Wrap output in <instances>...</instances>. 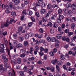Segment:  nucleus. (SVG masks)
Listing matches in <instances>:
<instances>
[{"mask_svg": "<svg viewBox=\"0 0 76 76\" xmlns=\"http://www.w3.org/2000/svg\"><path fill=\"white\" fill-rule=\"evenodd\" d=\"M13 72H10V71H9L8 72L9 74V76H13V75H15V72L14 70H13Z\"/></svg>", "mask_w": 76, "mask_h": 76, "instance_id": "nucleus-1", "label": "nucleus"}, {"mask_svg": "<svg viewBox=\"0 0 76 76\" xmlns=\"http://www.w3.org/2000/svg\"><path fill=\"white\" fill-rule=\"evenodd\" d=\"M10 60L11 61L12 63H13L14 64H17V63L16 62V60H15L14 58H10Z\"/></svg>", "mask_w": 76, "mask_h": 76, "instance_id": "nucleus-2", "label": "nucleus"}, {"mask_svg": "<svg viewBox=\"0 0 76 76\" xmlns=\"http://www.w3.org/2000/svg\"><path fill=\"white\" fill-rule=\"evenodd\" d=\"M71 7L73 10H76V3H74L71 5Z\"/></svg>", "mask_w": 76, "mask_h": 76, "instance_id": "nucleus-3", "label": "nucleus"}, {"mask_svg": "<svg viewBox=\"0 0 76 76\" xmlns=\"http://www.w3.org/2000/svg\"><path fill=\"white\" fill-rule=\"evenodd\" d=\"M63 34V32H60L59 34H58L56 36V37L58 39H60L61 38V34Z\"/></svg>", "mask_w": 76, "mask_h": 76, "instance_id": "nucleus-4", "label": "nucleus"}, {"mask_svg": "<svg viewBox=\"0 0 76 76\" xmlns=\"http://www.w3.org/2000/svg\"><path fill=\"white\" fill-rule=\"evenodd\" d=\"M10 24V23L8 21V20H7L6 22L4 23V26L5 27H7V26H9Z\"/></svg>", "mask_w": 76, "mask_h": 76, "instance_id": "nucleus-5", "label": "nucleus"}, {"mask_svg": "<svg viewBox=\"0 0 76 76\" xmlns=\"http://www.w3.org/2000/svg\"><path fill=\"white\" fill-rule=\"evenodd\" d=\"M23 44L24 47H27L29 45V43L28 42L25 41L24 42Z\"/></svg>", "mask_w": 76, "mask_h": 76, "instance_id": "nucleus-6", "label": "nucleus"}, {"mask_svg": "<svg viewBox=\"0 0 76 76\" xmlns=\"http://www.w3.org/2000/svg\"><path fill=\"white\" fill-rule=\"evenodd\" d=\"M46 12V10L45 9H42L40 11V13L41 14H44Z\"/></svg>", "mask_w": 76, "mask_h": 76, "instance_id": "nucleus-7", "label": "nucleus"}, {"mask_svg": "<svg viewBox=\"0 0 76 76\" xmlns=\"http://www.w3.org/2000/svg\"><path fill=\"white\" fill-rule=\"evenodd\" d=\"M51 62L53 64H56L57 63V59H55L54 60H52Z\"/></svg>", "mask_w": 76, "mask_h": 76, "instance_id": "nucleus-8", "label": "nucleus"}, {"mask_svg": "<svg viewBox=\"0 0 76 76\" xmlns=\"http://www.w3.org/2000/svg\"><path fill=\"white\" fill-rule=\"evenodd\" d=\"M22 47H23V45L20 43H19L16 45L17 48H21Z\"/></svg>", "mask_w": 76, "mask_h": 76, "instance_id": "nucleus-9", "label": "nucleus"}, {"mask_svg": "<svg viewBox=\"0 0 76 76\" xmlns=\"http://www.w3.org/2000/svg\"><path fill=\"white\" fill-rule=\"evenodd\" d=\"M72 6V5H71V4L70 3H67L66 4V7L68 9H69L70 7Z\"/></svg>", "mask_w": 76, "mask_h": 76, "instance_id": "nucleus-10", "label": "nucleus"}, {"mask_svg": "<svg viewBox=\"0 0 76 76\" xmlns=\"http://www.w3.org/2000/svg\"><path fill=\"white\" fill-rule=\"evenodd\" d=\"M14 1L15 3V5L18 4H19V3H20V1H19V0H15Z\"/></svg>", "mask_w": 76, "mask_h": 76, "instance_id": "nucleus-11", "label": "nucleus"}, {"mask_svg": "<svg viewBox=\"0 0 76 76\" xmlns=\"http://www.w3.org/2000/svg\"><path fill=\"white\" fill-rule=\"evenodd\" d=\"M17 62L18 64H20L21 63V58H18L17 59Z\"/></svg>", "mask_w": 76, "mask_h": 76, "instance_id": "nucleus-12", "label": "nucleus"}, {"mask_svg": "<svg viewBox=\"0 0 76 76\" xmlns=\"http://www.w3.org/2000/svg\"><path fill=\"white\" fill-rule=\"evenodd\" d=\"M61 59L62 60H64L65 58H66V56L64 55H62L61 56Z\"/></svg>", "mask_w": 76, "mask_h": 76, "instance_id": "nucleus-13", "label": "nucleus"}, {"mask_svg": "<svg viewBox=\"0 0 76 76\" xmlns=\"http://www.w3.org/2000/svg\"><path fill=\"white\" fill-rule=\"evenodd\" d=\"M71 26L72 29H74V28L76 27V25H75V24L74 23H72L71 25Z\"/></svg>", "mask_w": 76, "mask_h": 76, "instance_id": "nucleus-14", "label": "nucleus"}, {"mask_svg": "<svg viewBox=\"0 0 76 76\" xmlns=\"http://www.w3.org/2000/svg\"><path fill=\"white\" fill-rule=\"evenodd\" d=\"M22 13L23 15H27L28 14V11L24 10L23 11Z\"/></svg>", "mask_w": 76, "mask_h": 76, "instance_id": "nucleus-15", "label": "nucleus"}, {"mask_svg": "<svg viewBox=\"0 0 76 76\" xmlns=\"http://www.w3.org/2000/svg\"><path fill=\"white\" fill-rule=\"evenodd\" d=\"M57 22L58 23H60L61 22V20L60 19H59V18H58L56 20Z\"/></svg>", "mask_w": 76, "mask_h": 76, "instance_id": "nucleus-16", "label": "nucleus"}, {"mask_svg": "<svg viewBox=\"0 0 76 76\" xmlns=\"http://www.w3.org/2000/svg\"><path fill=\"white\" fill-rule=\"evenodd\" d=\"M56 40V38L53 37L51 38V40L50 41H51L52 42H55Z\"/></svg>", "mask_w": 76, "mask_h": 76, "instance_id": "nucleus-17", "label": "nucleus"}, {"mask_svg": "<svg viewBox=\"0 0 76 76\" xmlns=\"http://www.w3.org/2000/svg\"><path fill=\"white\" fill-rule=\"evenodd\" d=\"M35 60V58H34V56L32 57L31 58H29L28 59V61H30V60L33 61V60Z\"/></svg>", "mask_w": 76, "mask_h": 76, "instance_id": "nucleus-18", "label": "nucleus"}, {"mask_svg": "<svg viewBox=\"0 0 76 76\" xmlns=\"http://www.w3.org/2000/svg\"><path fill=\"white\" fill-rule=\"evenodd\" d=\"M26 56V54H24V53L21 54L20 56V57H21V58H24V57H25Z\"/></svg>", "mask_w": 76, "mask_h": 76, "instance_id": "nucleus-19", "label": "nucleus"}, {"mask_svg": "<svg viewBox=\"0 0 76 76\" xmlns=\"http://www.w3.org/2000/svg\"><path fill=\"white\" fill-rule=\"evenodd\" d=\"M51 37H48L47 38V40L48 41V42L51 41Z\"/></svg>", "mask_w": 76, "mask_h": 76, "instance_id": "nucleus-20", "label": "nucleus"}, {"mask_svg": "<svg viewBox=\"0 0 76 76\" xmlns=\"http://www.w3.org/2000/svg\"><path fill=\"white\" fill-rule=\"evenodd\" d=\"M57 63L58 65H61V64H63V62L61 61H57Z\"/></svg>", "mask_w": 76, "mask_h": 76, "instance_id": "nucleus-21", "label": "nucleus"}, {"mask_svg": "<svg viewBox=\"0 0 76 76\" xmlns=\"http://www.w3.org/2000/svg\"><path fill=\"white\" fill-rule=\"evenodd\" d=\"M23 70H24V71L25 72H27L28 71V68H27V67L26 66H25L23 68Z\"/></svg>", "mask_w": 76, "mask_h": 76, "instance_id": "nucleus-22", "label": "nucleus"}, {"mask_svg": "<svg viewBox=\"0 0 76 76\" xmlns=\"http://www.w3.org/2000/svg\"><path fill=\"white\" fill-rule=\"evenodd\" d=\"M22 29H23V27L22 26H20L18 28L19 31L21 32L22 31Z\"/></svg>", "mask_w": 76, "mask_h": 76, "instance_id": "nucleus-23", "label": "nucleus"}, {"mask_svg": "<svg viewBox=\"0 0 76 76\" xmlns=\"http://www.w3.org/2000/svg\"><path fill=\"white\" fill-rule=\"evenodd\" d=\"M39 53L40 56H44V53L42 51H41L40 52H39Z\"/></svg>", "mask_w": 76, "mask_h": 76, "instance_id": "nucleus-24", "label": "nucleus"}, {"mask_svg": "<svg viewBox=\"0 0 76 76\" xmlns=\"http://www.w3.org/2000/svg\"><path fill=\"white\" fill-rule=\"evenodd\" d=\"M51 7H52V5H51V4H48V7H47L48 9H50L51 8Z\"/></svg>", "mask_w": 76, "mask_h": 76, "instance_id": "nucleus-25", "label": "nucleus"}, {"mask_svg": "<svg viewBox=\"0 0 76 76\" xmlns=\"http://www.w3.org/2000/svg\"><path fill=\"white\" fill-rule=\"evenodd\" d=\"M41 5L42 7H45V4L44 2H42L41 4Z\"/></svg>", "mask_w": 76, "mask_h": 76, "instance_id": "nucleus-26", "label": "nucleus"}, {"mask_svg": "<svg viewBox=\"0 0 76 76\" xmlns=\"http://www.w3.org/2000/svg\"><path fill=\"white\" fill-rule=\"evenodd\" d=\"M64 17L62 15H59V18L61 20V19H63L64 18Z\"/></svg>", "mask_w": 76, "mask_h": 76, "instance_id": "nucleus-27", "label": "nucleus"}, {"mask_svg": "<svg viewBox=\"0 0 76 76\" xmlns=\"http://www.w3.org/2000/svg\"><path fill=\"white\" fill-rule=\"evenodd\" d=\"M49 16H50V13L49 12L46 15H45V18H48Z\"/></svg>", "mask_w": 76, "mask_h": 76, "instance_id": "nucleus-28", "label": "nucleus"}, {"mask_svg": "<svg viewBox=\"0 0 76 76\" xmlns=\"http://www.w3.org/2000/svg\"><path fill=\"white\" fill-rule=\"evenodd\" d=\"M28 3H29L28 0H24V4H28Z\"/></svg>", "mask_w": 76, "mask_h": 76, "instance_id": "nucleus-29", "label": "nucleus"}, {"mask_svg": "<svg viewBox=\"0 0 76 76\" xmlns=\"http://www.w3.org/2000/svg\"><path fill=\"white\" fill-rule=\"evenodd\" d=\"M1 48L2 49L4 48V44H1L0 45Z\"/></svg>", "mask_w": 76, "mask_h": 76, "instance_id": "nucleus-30", "label": "nucleus"}, {"mask_svg": "<svg viewBox=\"0 0 76 76\" xmlns=\"http://www.w3.org/2000/svg\"><path fill=\"white\" fill-rule=\"evenodd\" d=\"M42 21L43 22H45L47 21V19L46 18H43L42 19Z\"/></svg>", "mask_w": 76, "mask_h": 76, "instance_id": "nucleus-31", "label": "nucleus"}, {"mask_svg": "<svg viewBox=\"0 0 76 76\" xmlns=\"http://www.w3.org/2000/svg\"><path fill=\"white\" fill-rule=\"evenodd\" d=\"M39 32L41 33V34H42L44 32V30L42 28H40L39 29Z\"/></svg>", "mask_w": 76, "mask_h": 76, "instance_id": "nucleus-32", "label": "nucleus"}, {"mask_svg": "<svg viewBox=\"0 0 76 76\" xmlns=\"http://www.w3.org/2000/svg\"><path fill=\"white\" fill-rule=\"evenodd\" d=\"M32 24H33V22H32L28 23V26H29V27H31Z\"/></svg>", "mask_w": 76, "mask_h": 76, "instance_id": "nucleus-33", "label": "nucleus"}, {"mask_svg": "<svg viewBox=\"0 0 76 76\" xmlns=\"http://www.w3.org/2000/svg\"><path fill=\"white\" fill-rule=\"evenodd\" d=\"M11 15H12L13 16H16V13L14 12H12L11 13Z\"/></svg>", "mask_w": 76, "mask_h": 76, "instance_id": "nucleus-34", "label": "nucleus"}, {"mask_svg": "<svg viewBox=\"0 0 76 76\" xmlns=\"http://www.w3.org/2000/svg\"><path fill=\"white\" fill-rule=\"evenodd\" d=\"M58 14L59 15H60V14H61V13L62 12V10L61 9H59L58 11Z\"/></svg>", "mask_w": 76, "mask_h": 76, "instance_id": "nucleus-35", "label": "nucleus"}, {"mask_svg": "<svg viewBox=\"0 0 76 76\" xmlns=\"http://www.w3.org/2000/svg\"><path fill=\"white\" fill-rule=\"evenodd\" d=\"M25 37L26 39H28L29 38V35L27 34L25 36Z\"/></svg>", "mask_w": 76, "mask_h": 76, "instance_id": "nucleus-36", "label": "nucleus"}, {"mask_svg": "<svg viewBox=\"0 0 76 76\" xmlns=\"http://www.w3.org/2000/svg\"><path fill=\"white\" fill-rule=\"evenodd\" d=\"M48 48H46V49H44V50H43L44 53H48Z\"/></svg>", "mask_w": 76, "mask_h": 76, "instance_id": "nucleus-37", "label": "nucleus"}, {"mask_svg": "<svg viewBox=\"0 0 76 76\" xmlns=\"http://www.w3.org/2000/svg\"><path fill=\"white\" fill-rule=\"evenodd\" d=\"M53 27L55 28H57V27H58V24L56 23H55L54 25L53 26Z\"/></svg>", "mask_w": 76, "mask_h": 76, "instance_id": "nucleus-38", "label": "nucleus"}, {"mask_svg": "<svg viewBox=\"0 0 76 76\" xmlns=\"http://www.w3.org/2000/svg\"><path fill=\"white\" fill-rule=\"evenodd\" d=\"M73 33L72 32H69L68 33V36L69 37H70L71 35H73Z\"/></svg>", "mask_w": 76, "mask_h": 76, "instance_id": "nucleus-39", "label": "nucleus"}, {"mask_svg": "<svg viewBox=\"0 0 76 76\" xmlns=\"http://www.w3.org/2000/svg\"><path fill=\"white\" fill-rule=\"evenodd\" d=\"M40 3H39V2H37L36 3V6L37 7H38V6H40Z\"/></svg>", "mask_w": 76, "mask_h": 76, "instance_id": "nucleus-40", "label": "nucleus"}, {"mask_svg": "<svg viewBox=\"0 0 76 76\" xmlns=\"http://www.w3.org/2000/svg\"><path fill=\"white\" fill-rule=\"evenodd\" d=\"M4 61L5 63H7V61H8V59L7 58H6L4 59Z\"/></svg>", "mask_w": 76, "mask_h": 76, "instance_id": "nucleus-41", "label": "nucleus"}, {"mask_svg": "<svg viewBox=\"0 0 76 76\" xmlns=\"http://www.w3.org/2000/svg\"><path fill=\"white\" fill-rule=\"evenodd\" d=\"M20 73L21 76H23L24 74V72L23 71H20Z\"/></svg>", "mask_w": 76, "mask_h": 76, "instance_id": "nucleus-42", "label": "nucleus"}, {"mask_svg": "<svg viewBox=\"0 0 76 76\" xmlns=\"http://www.w3.org/2000/svg\"><path fill=\"white\" fill-rule=\"evenodd\" d=\"M38 38H42V35L41 34H39L38 35Z\"/></svg>", "mask_w": 76, "mask_h": 76, "instance_id": "nucleus-43", "label": "nucleus"}, {"mask_svg": "<svg viewBox=\"0 0 76 76\" xmlns=\"http://www.w3.org/2000/svg\"><path fill=\"white\" fill-rule=\"evenodd\" d=\"M33 14V12L31 11H29L28 15L30 16H31Z\"/></svg>", "mask_w": 76, "mask_h": 76, "instance_id": "nucleus-44", "label": "nucleus"}, {"mask_svg": "<svg viewBox=\"0 0 76 76\" xmlns=\"http://www.w3.org/2000/svg\"><path fill=\"white\" fill-rule=\"evenodd\" d=\"M37 63L39 64H42V61L40 60L38 61Z\"/></svg>", "mask_w": 76, "mask_h": 76, "instance_id": "nucleus-45", "label": "nucleus"}, {"mask_svg": "<svg viewBox=\"0 0 76 76\" xmlns=\"http://www.w3.org/2000/svg\"><path fill=\"white\" fill-rule=\"evenodd\" d=\"M13 21H14V19H13V18H12V19L10 20V21L9 22L10 24H12Z\"/></svg>", "mask_w": 76, "mask_h": 76, "instance_id": "nucleus-46", "label": "nucleus"}, {"mask_svg": "<svg viewBox=\"0 0 76 76\" xmlns=\"http://www.w3.org/2000/svg\"><path fill=\"white\" fill-rule=\"evenodd\" d=\"M70 65H71V64L69 62H68L66 64V66H70Z\"/></svg>", "mask_w": 76, "mask_h": 76, "instance_id": "nucleus-47", "label": "nucleus"}, {"mask_svg": "<svg viewBox=\"0 0 76 76\" xmlns=\"http://www.w3.org/2000/svg\"><path fill=\"white\" fill-rule=\"evenodd\" d=\"M5 67H6L7 68H9V65L8 64H5L4 65Z\"/></svg>", "mask_w": 76, "mask_h": 76, "instance_id": "nucleus-48", "label": "nucleus"}, {"mask_svg": "<svg viewBox=\"0 0 76 76\" xmlns=\"http://www.w3.org/2000/svg\"><path fill=\"white\" fill-rule=\"evenodd\" d=\"M35 15H36L37 17H39V13L36 12H35Z\"/></svg>", "mask_w": 76, "mask_h": 76, "instance_id": "nucleus-49", "label": "nucleus"}, {"mask_svg": "<svg viewBox=\"0 0 76 76\" xmlns=\"http://www.w3.org/2000/svg\"><path fill=\"white\" fill-rule=\"evenodd\" d=\"M0 51L1 53H5V52L4 51V49H0Z\"/></svg>", "mask_w": 76, "mask_h": 76, "instance_id": "nucleus-50", "label": "nucleus"}, {"mask_svg": "<svg viewBox=\"0 0 76 76\" xmlns=\"http://www.w3.org/2000/svg\"><path fill=\"white\" fill-rule=\"evenodd\" d=\"M58 7V5H55V4H53L52 6V7L53 8V9L55 8V7Z\"/></svg>", "mask_w": 76, "mask_h": 76, "instance_id": "nucleus-51", "label": "nucleus"}, {"mask_svg": "<svg viewBox=\"0 0 76 76\" xmlns=\"http://www.w3.org/2000/svg\"><path fill=\"white\" fill-rule=\"evenodd\" d=\"M67 72H69V71H71V68L70 67H68L66 68Z\"/></svg>", "mask_w": 76, "mask_h": 76, "instance_id": "nucleus-52", "label": "nucleus"}, {"mask_svg": "<svg viewBox=\"0 0 76 76\" xmlns=\"http://www.w3.org/2000/svg\"><path fill=\"white\" fill-rule=\"evenodd\" d=\"M49 54L50 56H54V54L53 53V52H50Z\"/></svg>", "mask_w": 76, "mask_h": 76, "instance_id": "nucleus-53", "label": "nucleus"}, {"mask_svg": "<svg viewBox=\"0 0 76 76\" xmlns=\"http://www.w3.org/2000/svg\"><path fill=\"white\" fill-rule=\"evenodd\" d=\"M62 39L63 41H65L66 40V37H62Z\"/></svg>", "mask_w": 76, "mask_h": 76, "instance_id": "nucleus-54", "label": "nucleus"}, {"mask_svg": "<svg viewBox=\"0 0 76 76\" xmlns=\"http://www.w3.org/2000/svg\"><path fill=\"white\" fill-rule=\"evenodd\" d=\"M40 50L41 51H43L44 50V48H42V47H40Z\"/></svg>", "mask_w": 76, "mask_h": 76, "instance_id": "nucleus-55", "label": "nucleus"}, {"mask_svg": "<svg viewBox=\"0 0 76 76\" xmlns=\"http://www.w3.org/2000/svg\"><path fill=\"white\" fill-rule=\"evenodd\" d=\"M53 53H56V52L57 51V49L55 48L53 49Z\"/></svg>", "mask_w": 76, "mask_h": 76, "instance_id": "nucleus-56", "label": "nucleus"}, {"mask_svg": "<svg viewBox=\"0 0 76 76\" xmlns=\"http://www.w3.org/2000/svg\"><path fill=\"white\" fill-rule=\"evenodd\" d=\"M34 49L35 50H37L38 51V50H39V47L37 46L35 47Z\"/></svg>", "mask_w": 76, "mask_h": 76, "instance_id": "nucleus-57", "label": "nucleus"}, {"mask_svg": "<svg viewBox=\"0 0 76 76\" xmlns=\"http://www.w3.org/2000/svg\"><path fill=\"white\" fill-rule=\"evenodd\" d=\"M65 33H69V29H66L65 31Z\"/></svg>", "mask_w": 76, "mask_h": 76, "instance_id": "nucleus-58", "label": "nucleus"}, {"mask_svg": "<svg viewBox=\"0 0 76 76\" xmlns=\"http://www.w3.org/2000/svg\"><path fill=\"white\" fill-rule=\"evenodd\" d=\"M0 72L3 73L4 72V69L3 68H1L0 69Z\"/></svg>", "mask_w": 76, "mask_h": 76, "instance_id": "nucleus-59", "label": "nucleus"}, {"mask_svg": "<svg viewBox=\"0 0 76 76\" xmlns=\"http://www.w3.org/2000/svg\"><path fill=\"white\" fill-rule=\"evenodd\" d=\"M71 14H72V11L70 10H69L68 13V15H71Z\"/></svg>", "mask_w": 76, "mask_h": 76, "instance_id": "nucleus-60", "label": "nucleus"}, {"mask_svg": "<svg viewBox=\"0 0 76 76\" xmlns=\"http://www.w3.org/2000/svg\"><path fill=\"white\" fill-rule=\"evenodd\" d=\"M38 53V50H34V55H37V53Z\"/></svg>", "mask_w": 76, "mask_h": 76, "instance_id": "nucleus-61", "label": "nucleus"}, {"mask_svg": "<svg viewBox=\"0 0 76 76\" xmlns=\"http://www.w3.org/2000/svg\"><path fill=\"white\" fill-rule=\"evenodd\" d=\"M29 35L30 37H33L34 36V34L32 33H30L29 34Z\"/></svg>", "mask_w": 76, "mask_h": 76, "instance_id": "nucleus-62", "label": "nucleus"}, {"mask_svg": "<svg viewBox=\"0 0 76 76\" xmlns=\"http://www.w3.org/2000/svg\"><path fill=\"white\" fill-rule=\"evenodd\" d=\"M44 58L45 60H46L47 59V55H44Z\"/></svg>", "mask_w": 76, "mask_h": 76, "instance_id": "nucleus-63", "label": "nucleus"}, {"mask_svg": "<svg viewBox=\"0 0 76 76\" xmlns=\"http://www.w3.org/2000/svg\"><path fill=\"white\" fill-rule=\"evenodd\" d=\"M54 32V29H51L50 30V33L51 34H53Z\"/></svg>", "mask_w": 76, "mask_h": 76, "instance_id": "nucleus-64", "label": "nucleus"}]
</instances>
